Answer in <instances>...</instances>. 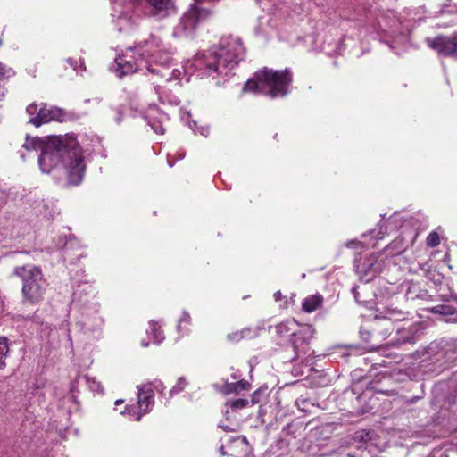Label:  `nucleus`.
<instances>
[{
  "mask_svg": "<svg viewBox=\"0 0 457 457\" xmlns=\"http://www.w3.org/2000/svg\"><path fill=\"white\" fill-rule=\"evenodd\" d=\"M193 61L194 58L182 67L183 71L180 69L170 71L169 66L172 62L171 52L165 47L159 37L151 35L147 39L128 47L125 53L115 58L114 71L119 78L136 71L148 72L160 76L165 83L177 81L174 85L178 86L179 80L187 75L196 73L197 77L202 78L197 70L190 67ZM186 80L188 81L189 77H187Z\"/></svg>",
  "mask_w": 457,
  "mask_h": 457,
  "instance_id": "1",
  "label": "nucleus"
},
{
  "mask_svg": "<svg viewBox=\"0 0 457 457\" xmlns=\"http://www.w3.org/2000/svg\"><path fill=\"white\" fill-rule=\"evenodd\" d=\"M22 148L27 152H40L38 165L42 172L64 175L68 185L81 183L86 163L82 149L74 135L53 136L47 139L26 136Z\"/></svg>",
  "mask_w": 457,
  "mask_h": 457,
  "instance_id": "2",
  "label": "nucleus"
},
{
  "mask_svg": "<svg viewBox=\"0 0 457 457\" xmlns=\"http://www.w3.org/2000/svg\"><path fill=\"white\" fill-rule=\"evenodd\" d=\"M245 54L241 38L228 35L222 37L218 45L197 54L190 67L197 70L201 77L225 78L244 60Z\"/></svg>",
  "mask_w": 457,
  "mask_h": 457,
  "instance_id": "3",
  "label": "nucleus"
},
{
  "mask_svg": "<svg viewBox=\"0 0 457 457\" xmlns=\"http://www.w3.org/2000/svg\"><path fill=\"white\" fill-rule=\"evenodd\" d=\"M113 21L120 32L137 25L142 17L163 20L176 12L173 0H120L113 6Z\"/></svg>",
  "mask_w": 457,
  "mask_h": 457,
  "instance_id": "4",
  "label": "nucleus"
},
{
  "mask_svg": "<svg viewBox=\"0 0 457 457\" xmlns=\"http://www.w3.org/2000/svg\"><path fill=\"white\" fill-rule=\"evenodd\" d=\"M293 75L289 69L276 71L263 68L254 74L253 79H248L244 91L258 92L271 98L283 97L289 93Z\"/></svg>",
  "mask_w": 457,
  "mask_h": 457,
  "instance_id": "5",
  "label": "nucleus"
},
{
  "mask_svg": "<svg viewBox=\"0 0 457 457\" xmlns=\"http://www.w3.org/2000/svg\"><path fill=\"white\" fill-rule=\"evenodd\" d=\"M13 273L22 280L21 293L24 303L37 304L43 300L46 283L39 267L31 264L18 266Z\"/></svg>",
  "mask_w": 457,
  "mask_h": 457,
  "instance_id": "6",
  "label": "nucleus"
},
{
  "mask_svg": "<svg viewBox=\"0 0 457 457\" xmlns=\"http://www.w3.org/2000/svg\"><path fill=\"white\" fill-rule=\"evenodd\" d=\"M212 10L191 4L173 27L172 37L179 39H193L200 24L210 18Z\"/></svg>",
  "mask_w": 457,
  "mask_h": 457,
  "instance_id": "7",
  "label": "nucleus"
},
{
  "mask_svg": "<svg viewBox=\"0 0 457 457\" xmlns=\"http://www.w3.org/2000/svg\"><path fill=\"white\" fill-rule=\"evenodd\" d=\"M26 112L32 116L29 123L37 128L51 121L63 122L68 119V113L63 109L47 104H41L39 109L35 103L30 104Z\"/></svg>",
  "mask_w": 457,
  "mask_h": 457,
  "instance_id": "8",
  "label": "nucleus"
},
{
  "mask_svg": "<svg viewBox=\"0 0 457 457\" xmlns=\"http://www.w3.org/2000/svg\"><path fill=\"white\" fill-rule=\"evenodd\" d=\"M315 333L312 325H302L296 333L291 337L290 345L294 350L293 360L302 358L310 351V341Z\"/></svg>",
  "mask_w": 457,
  "mask_h": 457,
  "instance_id": "9",
  "label": "nucleus"
},
{
  "mask_svg": "<svg viewBox=\"0 0 457 457\" xmlns=\"http://www.w3.org/2000/svg\"><path fill=\"white\" fill-rule=\"evenodd\" d=\"M425 42L439 55L457 58V35L426 37Z\"/></svg>",
  "mask_w": 457,
  "mask_h": 457,
  "instance_id": "10",
  "label": "nucleus"
},
{
  "mask_svg": "<svg viewBox=\"0 0 457 457\" xmlns=\"http://www.w3.org/2000/svg\"><path fill=\"white\" fill-rule=\"evenodd\" d=\"M382 266V262L378 260V254L373 253L359 264H356V271L360 276V279L368 283L381 272Z\"/></svg>",
  "mask_w": 457,
  "mask_h": 457,
  "instance_id": "11",
  "label": "nucleus"
},
{
  "mask_svg": "<svg viewBox=\"0 0 457 457\" xmlns=\"http://www.w3.org/2000/svg\"><path fill=\"white\" fill-rule=\"evenodd\" d=\"M137 405L141 413H137L136 420H140L141 417L151 411L154 404V391L151 385L137 386Z\"/></svg>",
  "mask_w": 457,
  "mask_h": 457,
  "instance_id": "12",
  "label": "nucleus"
},
{
  "mask_svg": "<svg viewBox=\"0 0 457 457\" xmlns=\"http://www.w3.org/2000/svg\"><path fill=\"white\" fill-rule=\"evenodd\" d=\"M420 333V326L411 324L408 328H401L397 329V338L391 345L399 346L403 344H415Z\"/></svg>",
  "mask_w": 457,
  "mask_h": 457,
  "instance_id": "13",
  "label": "nucleus"
},
{
  "mask_svg": "<svg viewBox=\"0 0 457 457\" xmlns=\"http://www.w3.org/2000/svg\"><path fill=\"white\" fill-rule=\"evenodd\" d=\"M378 314L376 318L381 320H388L394 324L395 321H403L407 319L408 313L403 310L394 306H385L382 310L378 309Z\"/></svg>",
  "mask_w": 457,
  "mask_h": 457,
  "instance_id": "14",
  "label": "nucleus"
},
{
  "mask_svg": "<svg viewBox=\"0 0 457 457\" xmlns=\"http://www.w3.org/2000/svg\"><path fill=\"white\" fill-rule=\"evenodd\" d=\"M301 326L295 320H286L277 324L274 329L279 338H291Z\"/></svg>",
  "mask_w": 457,
  "mask_h": 457,
  "instance_id": "15",
  "label": "nucleus"
},
{
  "mask_svg": "<svg viewBox=\"0 0 457 457\" xmlns=\"http://www.w3.org/2000/svg\"><path fill=\"white\" fill-rule=\"evenodd\" d=\"M155 93L158 95L160 102L170 105H178L179 104V97L172 93V91L165 87V85L159 84L158 81H153Z\"/></svg>",
  "mask_w": 457,
  "mask_h": 457,
  "instance_id": "16",
  "label": "nucleus"
},
{
  "mask_svg": "<svg viewBox=\"0 0 457 457\" xmlns=\"http://www.w3.org/2000/svg\"><path fill=\"white\" fill-rule=\"evenodd\" d=\"M378 26L382 30H387L393 28L397 23H403L400 17L396 16L395 12L392 10H386L380 12L377 17Z\"/></svg>",
  "mask_w": 457,
  "mask_h": 457,
  "instance_id": "17",
  "label": "nucleus"
},
{
  "mask_svg": "<svg viewBox=\"0 0 457 457\" xmlns=\"http://www.w3.org/2000/svg\"><path fill=\"white\" fill-rule=\"evenodd\" d=\"M81 324L86 332H100L104 325V320L97 314V309H95L93 316L84 314Z\"/></svg>",
  "mask_w": 457,
  "mask_h": 457,
  "instance_id": "18",
  "label": "nucleus"
},
{
  "mask_svg": "<svg viewBox=\"0 0 457 457\" xmlns=\"http://www.w3.org/2000/svg\"><path fill=\"white\" fill-rule=\"evenodd\" d=\"M371 328L374 332V336L386 339L394 330V324L388 320H381V318L374 317Z\"/></svg>",
  "mask_w": 457,
  "mask_h": 457,
  "instance_id": "19",
  "label": "nucleus"
},
{
  "mask_svg": "<svg viewBox=\"0 0 457 457\" xmlns=\"http://www.w3.org/2000/svg\"><path fill=\"white\" fill-rule=\"evenodd\" d=\"M157 112L155 108H150L145 116L148 124L151 126L152 129L157 134H163L164 128L162 126L163 121L167 119V115L165 113H158V116H154V112Z\"/></svg>",
  "mask_w": 457,
  "mask_h": 457,
  "instance_id": "20",
  "label": "nucleus"
},
{
  "mask_svg": "<svg viewBox=\"0 0 457 457\" xmlns=\"http://www.w3.org/2000/svg\"><path fill=\"white\" fill-rule=\"evenodd\" d=\"M430 312L444 316L446 322L457 323V310L451 305H436L432 307Z\"/></svg>",
  "mask_w": 457,
  "mask_h": 457,
  "instance_id": "21",
  "label": "nucleus"
},
{
  "mask_svg": "<svg viewBox=\"0 0 457 457\" xmlns=\"http://www.w3.org/2000/svg\"><path fill=\"white\" fill-rule=\"evenodd\" d=\"M322 50L328 54H340L343 50V38L339 37L337 39L327 36L321 45Z\"/></svg>",
  "mask_w": 457,
  "mask_h": 457,
  "instance_id": "22",
  "label": "nucleus"
},
{
  "mask_svg": "<svg viewBox=\"0 0 457 457\" xmlns=\"http://www.w3.org/2000/svg\"><path fill=\"white\" fill-rule=\"evenodd\" d=\"M323 302L320 295H315L306 297L302 303V308L305 312L311 313L316 311Z\"/></svg>",
  "mask_w": 457,
  "mask_h": 457,
  "instance_id": "23",
  "label": "nucleus"
},
{
  "mask_svg": "<svg viewBox=\"0 0 457 457\" xmlns=\"http://www.w3.org/2000/svg\"><path fill=\"white\" fill-rule=\"evenodd\" d=\"M147 334L149 337L152 338L154 344H160L164 339V335L162 330L161 329V326H159L154 320H151L149 322V329L147 330Z\"/></svg>",
  "mask_w": 457,
  "mask_h": 457,
  "instance_id": "24",
  "label": "nucleus"
},
{
  "mask_svg": "<svg viewBox=\"0 0 457 457\" xmlns=\"http://www.w3.org/2000/svg\"><path fill=\"white\" fill-rule=\"evenodd\" d=\"M9 352L7 340L4 337H0V369L5 367V358Z\"/></svg>",
  "mask_w": 457,
  "mask_h": 457,
  "instance_id": "25",
  "label": "nucleus"
},
{
  "mask_svg": "<svg viewBox=\"0 0 457 457\" xmlns=\"http://www.w3.org/2000/svg\"><path fill=\"white\" fill-rule=\"evenodd\" d=\"M187 385V382L184 377H180L176 385L170 390V395L173 396L176 394H179L184 390L186 386Z\"/></svg>",
  "mask_w": 457,
  "mask_h": 457,
  "instance_id": "26",
  "label": "nucleus"
},
{
  "mask_svg": "<svg viewBox=\"0 0 457 457\" xmlns=\"http://www.w3.org/2000/svg\"><path fill=\"white\" fill-rule=\"evenodd\" d=\"M295 405L301 411L305 413L310 412V406H313V404H312L308 399L303 397L296 399Z\"/></svg>",
  "mask_w": 457,
  "mask_h": 457,
  "instance_id": "27",
  "label": "nucleus"
},
{
  "mask_svg": "<svg viewBox=\"0 0 457 457\" xmlns=\"http://www.w3.org/2000/svg\"><path fill=\"white\" fill-rule=\"evenodd\" d=\"M388 251L393 253H399L404 249L403 242L402 239L395 240L387 246Z\"/></svg>",
  "mask_w": 457,
  "mask_h": 457,
  "instance_id": "28",
  "label": "nucleus"
},
{
  "mask_svg": "<svg viewBox=\"0 0 457 457\" xmlns=\"http://www.w3.org/2000/svg\"><path fill=\"white\" fill-rule=\"evenodd\" d=\"M302 423L300 422H292V423H289L287 424L285 428H284V431L287 434V435H292L293 436H296V432L298 429H300L302 428Z\"/></svg>",
  "mask_w": 457,
  "mask_h": 457,
  "instance_id": "29",
  "label": "nucleus"
},
{
  "mask_svg": "<svg viewBox=\"0 0 457 457\" xmlns=\"http://www.w3.org/2000/svg\"><path fill=\"white\" fill-rule=\"evenodd\" d=\"M427 245L430 247H436L440 244V238L436 232L432 231L426 238Z\"/></svg>",
  "mask_w": 457,
  "mask_h": 457,
  "instance_id": "30",
  "label": "nucleus"
},
{
  "mask_svg": "<svg viewBox=\"0 0 457 457\" xmlns=\"http://www.w3.org/2000/svg\"><path fill=\"white\" fill-rule=\"evenodd\" d=\"M87 383L93 392L103 393V386L100 382L96 381L94 378L86 377Z\"/></svg>",
  "mask_w": 457,
  "mask_h": 457,
  "instance_id": "31",
  "label": "nucleus"
},
{
  "mask_svg": "<svg viewBox=\"0 0 457 457\" xmlns=\"http://www.w3.org/2000/svg\"><path fill=\"white\" fill-rule=\"evenodd\" d=\"M420 11H421L422 13H423L424 12V8L423 7H420L417 10L406 9L405 12H406V15L408 17V21H412V22H416L418 21H420L421 17L420 16L417 17V12H419Z\"/></svg>",
  "mask_w": 457,
  "mask_h": 457,
  "instance_id": "32",
  "label": "nucleus"
},
{
  "mask_svg": "<svg viewBox=\"0 0 457 457\" xmlns=\"http://www.w3.org/2000/svg\"><path fill=\"white\" fill-rule=\"evenodd\" d=\"M65 61L74 71H78L79 69H80L81 71H86V66L82 59H79V64H78V61L72 58H67Z\"/></svg>",
  "mask_w": 457,
  "mask_h": 457,
  "instance_id": "33",
  "label": "nucleus"
},
{
  "mask_svg": "<svg viewBox=\"0 0 457 457\" xmlns=\"http://www.w3.org/2000/svg\"><path fill=\"white\" fill-rule=\"evenodd\" d=\"M230 407L234 410L243 409L248 405V400L247 399H236L230 402Z\"/></svg>",
  "mask_w": 457,
  "mask_h": 457,
  "instance_id": "34",
  "label": "nucleus"
},
{
  "mask_svg": "<svg viewBox=\"0 0 457 457\" xmlns=\"http://www.w3.org/2000/svg\"><path fill=\"white\" fill-rule=\"evenodd\" d=\"M13 75L14 71L12 68H8L4 64L0 62V79H8Z\"/></svg>",
  "mask_w": 457,
  "mask_h": 457,
  "instance_id": "35",
  "label": "nucleus"
},
{
  "mask_svg": "<svg viewBox=\"0 0 457 457\" xmlns=\"http://www.w3.org/2000/svg\"><path fill=\"white\" fill-rule=\"evenodd\" d=\"M26 320L31 322V328H34L33 326H35V329H37L38 327L43 324L41 318L37 314V312H35L31 317L28 316Z\"/></svg>",
  "mask_w": 457,
  "mask_h": 457,
  "instance_id": "36",
  "label": "nucleus"
},
{
  "mask_svg": "<svg viewBox=\"0 0 457 457\" xmlns=\"http://www.w3.org/2000/svg\"><path fill=\"white\" fill-rule=\"evenodd\" d=\"M378 231H376V229L370 230V234L372 235V237H375L376 239H381V238H383L384 234H385L384 225L382 222H379L378 224Z\"/></svg>",
  "mask_w": 457,
  "mask_h": 457,
  "instance_id": "37",
  "label": "nucleus"
},
{
  "mask_svg": "<svg viewBox=\"0 0 457 457\" xmlns=\"http://www.w3.org/2000/svg\"><path fill=\"white\" fill-rule=\"evenodd\" d=\"M137 413H141L140 410L137 411L136 406L134 405H128L125 407V410L121 411V414H127L129 416L133 417L136 420V417L137 416Z\"/></svg>",
  "mask_w": 457,
  "mask_h": 457,
  "instance_id": "38",
  "label": "nucleus"
},
{
  "mask_svg": "<svg viewBox=\"0 0 457 457\" xmlns=\"http://www.w3.org/2000/svg\"><path fill=\"white\" fill-rule=\"evenodd\" d=\"M235 386H236V393H239L241 391H245L250 388L249 382H247L245 380H240V381L235 382Z\"/></svg>",
  "mask_w": 457,
  "mask_h": 457,
  "instance_id": "39",
  "label": "nucleus"
},
{
  "mask_svg": "<svg viewBox=\"0 0 457 457\" xmlns=\"http://www.w3.org/2000/svg\"><path fill=\"white\" fill-rule=\"evenodd\" d=\"M227 338L228 341L233 343H237L239 342L241 339H244L240 330L228 334Z\"/></svg>",
  "mask_w": 457,
  "mask_h": 457,
  "instance_id": "40",
  "label": "nucleus"
},
{
  "mask_svg": "<svg viewBox=\"0 0 457 457\" xmlns=\"http://www.w3.org/2000/svg\"><path fill=\"white\" fill-rule=\"evenodd\" d=\"M243 338H253L257 336V332L250 328H245L240 330Z\"/></svg>",
  "mask_w": 457,
  "mask_h": 457,
  "instance_id": "41",
  "label": "nucleus"
},
{
  "mask_svg": "<svg viewBox=\"0 0 457 457\" xmlns=\"http://www.w3.org/2000/svg\"><path fill=\"white\" fill-rule=\"evenodd\" d=\"M190 127L195 131V133H199V134H201L204 137H207L208 134H209V129L208 128H204V127L196 128V123L195 122H193V126L190 125Z\"/></svg>",
  "mask_w": 457,
  "mask_h": 457,
  "instance_id": "42",
  "label": "nucleus"
},
{
  "mask_svg": "<svg viewBox=\"0 0 457 457\" xmlns=\"http://www.w3.org/2000/svg\"><path fill=\"white\" fill-rule=\"evenodd\" d=\"M223 392H224L225 394L236 393V386H235V383H228V382H227V383L223 386Z\"/></svg>",
  "mask_w": 457,
  "mask_h": 457,
  "instance_id": "43",
  "label": "nucleus"
},
{
  "mask_svg": "<svg viewBox=\"0 0 457 457\" xmlns=\"http://www.w3.org/2000/svg\"><path fill=\"white\" fill-rule=\"evenodd\" d=\"M263 394L262 391L261 390H256L253 395H252V397H251V403L253 405L260 403L261 399H260V396Z\"/></svg>",
  "mask_w": 457,
  "mask_h": 457,
  "instance_id": "44",
  "label": "nucleus"
},
{
  "mask_svg": "<svg viewBox=\"0 0 457 457\" xmlns=\"http://www.w3.org/2000/svg\"><path fill=\"white\" fill-rule=\"evenodd\" d=\"M190 321V315L188 312H182V315L179 320V324H178V329L179 330L181 328V324L183 322H189Z\"/></svg>",
  "mask_w": 457,
  "mask_h": 457,
  "instance_id": "45",
  "label": "nucleus"
},
{
  "mask_svg": "<svg viewBox=\"0 0 457 457\" xmlns=\"http://www.w3.org/2000/svg\"><path fill=\"white\" fill-rule=\"evenodd\" d=\"M440 298L443 300V301H445V302H448L450 301L451 299H454L456 300L457 297L455 295H453V293H450L449 295H440Z\"/></svg>",
  "mask_w": 457,
  "mask_h": 457,
  "instance_id": "46",
  "label": "nucleus"
},
{
  "mask_svg": "<svg viewBox=\"0 0 457 457\" xmlns=\"http://www.w3.org/2000/svg\"><path fill=\"white\" fill-rule=\"evenodd\" d=\"M445 351L443 349H439L436 353V362H440V360L441 358L445 357Z\"/></svg>",
  "mask_w": 457,
  "mask_h": 457,
  "instance_id": "47",
  "label": "nucleus"
},
{
  "mask_svg": "<svg viewBox=\"0 0 457 457\" xmlns=\"http://www.w3.org/2000/svg\"><path fill=\"white\" fill-rule=\"evenodd\" d=\"M360 245V243L358 241H355V240L348 241L345 244L346 247H348V248H356L357 245Z\"/></svg>",
  "mask_w": 457,
  "mask_h": 457,
  "instance_id": "48",
  "label": "nucleus"
},
{
  "mask_svg": "<svg viewBox=\"0 0 457 457\" xmlns=\"http://www.w3.org/2000/svg\"><path fill=\"white\" fill-rule=\"evenodd\" d=\"M361 337L364 340L369 341L370 337H375L374 334L371 336L369 331L361 330Z\"/></svg>",
  "mask_w": 457,
  "mask_h": 457,
  "instance_id": "49",
  "label": "nucleus"
},
{
  "mask_svg": "<svg viewBox=\"0 0 457 457\" xmlns=\"http://www.w3.org/2000/svg\"><path fill=\"white\" fill-rule=\"evenodd\" d=\"M352 294L353 295L355 301L360 303L361 301L359 299V293L357 291V287H353L352 288Z\"/></svg>",
  "mask_w": 457,
  "mask_h": 457,
  "instance_id": "50",
  "label": "nucleus"
},
{
  "mask_svg": "<svg viewBox=\"0 0 457 457\" xmlns=\"http://www.w3.org/2000/svg\"><path fill=\"white\" fill-rule=\"evenodd\" d=\"M155 389L157 390V392L162 394L163 391H164V386L162 382H158L155 386H154Z\"/></svg>",
  "mask_w": 457,
  "mask_h": 457,
  "instance_id": "51",
  "label": "nucleus"
},
{
  "mask_svg": "<svg viewBox=\"0 0 457 457\" xmlns=\"http://www.w3.org/2000/svg\"><path fill=\"white\" fill-rule=\"evenodd\" d=\"M273 297H274L275 301H277V302L279 301L282 298L281 292L280 291L275 292L273 295Z\"/></svg>",
  "mask_w": 457,
  "mask_h": 457,
  "instance_id": "52",
  "label": "nucleus"
},
{
  "mask_svg": "<svg viewBox=\"0 0 457 457\" xmlns=\"http://www.w3.org/2000/svg\"><path fill=\"white\" fill-rule=\"evenodd\" d=\"M5 95V89L0 86V101L4 98Z\"/></svg>",
  "mask_w": 457,
  "mask_h": 457,
  "instance_id": "53",
  "label": "nucleus"
},
{
  "mask_svg": "<svg viewBox=\"0 0 457 457\" xmlns=\"http://www.w3.org/2000/svg\"><path fill=\"white\" fill-rule=\"evenodd\" d=\"M219 453H220L221 455H223V456L227 454V453L225 452V449H224V445H220V446L219 447Z\"/></svg>",
  "mask_w": 457,
  "mask_h": 457,
  "instance_id": "54",
  "label": "nucleus"
},
{
  "mask_svg": "<svg viewBox=\"0 0 457 457\" xmlns=\"http://www.w3.org/2000/svg\"><path fill=\"white\" fill-rule=\"evenodd\" d=\"M435 348H437V345H430L428 347V353H430L434 351Z\"/></svg>",
  "mask_w": 457,
  "mask_h": 457,
  "instance_id": "55",
  "label": "nucleus"
},
{
  "mask_svg": "<svg viewBox=\"0 0 457 457\" xmlns=\"http://www.w3.org/2000/svg\"><path fill=\"white\" fill-rule=\"evenodd\" d=\"M120 121H121V113L119 112L118 115L116 117V122L120 123Z\"/></svg>",
  "mask_w": 457,
  "mask_h": 457,
  "instance_id": "56",
  "label": "nucleus"
},
{
  "mask_svg": "<svg viewBox=\"0 0 457 457\" xmlns=\"http://www.w3.org/2000/svg\"><path fill=\"white\" fill-rule=\"evenodd\" d=\"M148 345H149L148 342H146L145 340H142L141 341V345L142 346L146 347V346H148Z\"/></svg>",
  "mask_w": 457,
  "mask_h": 457,
  "instance_id": "57",
  "label": "nucleus"
},
{
  "mask_svg": "<svg viewBox=\"0 0 457 457\" xmlns=\"http://www.w3.org/2000/svg\"><path fill=\"white\" fill-rule=\"evenodd\" d=\"M79 291H76L74 293V301L77 300V298L79 297Z\"/></svg>",
  "mask_w": 457,
  "mask_h": 457,
  "instance_id": "58",
  "label": "nucleus"
},
{
  "mask_svg": "<svg viewBox=\"0 0 457 457\" xmlns=\"http://www.w3.org/2000/svg\"><path fill=\"white\" fill-rule=\"evenodd\" d=\"M444 364H445V362H440V363L438 364V367H439L441 370H443V369H445Z\"/></svg>",
  "mask_w": 457,
  "mask_h": 457,
  "instance_id": "59",
  "label": "nucleus"
},
{
  "mask_svg": "<svg viewBox=\"0 0 457 457\" xmlns=\"http://www.w3.org/2000/svg\"><path fill=\"white\" fill-rule=\"evenodd\" d=\"M185 157V153H182L179 155L178 159H183Z\"/></svg>",
  "mask_w": 457,
  "mask_h": 457,
  "instance_id": "60",
  "label": "nucleus"
},
{
  "mask_svg": "<svg viewBox=\"0 0 457 457\" xmlns=\"http://www.w3.org/2000/svg\"><path fill=\"white\" fill-rule=\"evenodd\" d=\"M122 403H123V400H117L115 402V404L118 405V404Z\"/></svg>",
  "mask_w": 457,
  "mask_h": 457,
  "instance_id": "61",
  "label": "nucleus"
},
{
  "mask_svg": "<svg viewBox=\"0 0 457 457\" xmlns=\"http://www.w3.org/2000/svg\"><path fill=\"white\" fill-rule=\"evenodd\" d=\"M71 244V241L70 240L69 242H66L65 245H64V247L67 249L68 248V245Z\"/></svg>",
  "mask_w": 457,
  "mask_h": 457,
  "instance_id": "62",
  "label": "nucleus"
},
{
  "mask_svg": "<svg viewBox=\"0 0 457 457\" xmlns=\"http://www.w3.org/2000/svg\"><path fill=\"white\" fill-rule=\"evenodd\" d=\"M220 427L222 428L226 431L229 430V428L228 426H225V427L220 426Z\"/></svg>",
  "mask_w": 457,
  "mask_h": 457,
  "instance_id": "63",
  "label": "nucleus"
},
{
  "mask_svg": "<svg viewBox=\"0 0 457 457\" xmlns=\"http://www.w3.org/2000/svg\"><path fill=\"white\" fill-rule=\"evenodd\" d=\"M168 163H169L170 167H172L174 165V162H171L170 160H168Z\"/></svg>",
  "mask_w": 457,
  "mask_h": 457,
  "instance_id": "64",
  "label": "nucleus"
}]
</instances>
